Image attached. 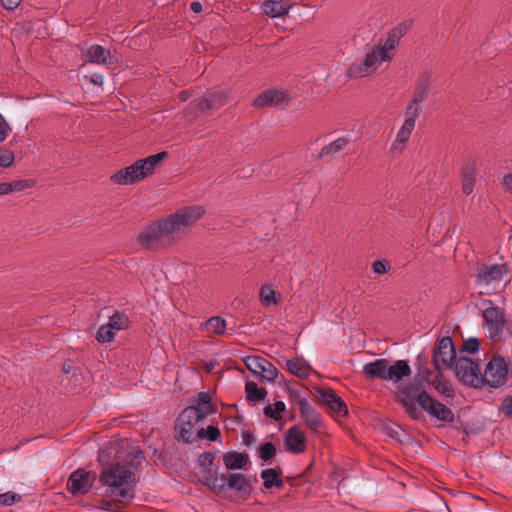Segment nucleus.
<instances>
[{
    "label": "nucleus",
    "instance_id": "obj_47",
    "mask_svg": "<svg viewBox=\"0 0 512 512\" xmlns=\"http://www.w3.org/2000/svg\"><path fill=\"white\" fill-rule=\"evenodd\" d=\"M502 185L505 190L512 191V173L506 174L503 177Z\"/></svg>",
    "mask_w": 512,
    "mask_h": 512
},
{
    "label": "nucleus",
    "instance_id": "obj_50",
    "mask_svg": "<svg viewBox=\"0 0 512 512\" xmlns=\"http://www.w3.org/2000/svg\"><path fill=\"white\" fill-rule=\"evenodd\" d=\"M437 389L446 397H452L453 396V389L449 386H443L442 390H440L439 387Z\"/></svg>",
    "mask_w": 512,
    "mask_h": 512
},
{
    "label": "nucleus",
    "instance_id": "obj_44",
    "mask_svg": "<svg viewBox=\"0 0 512 512\" xmlns=\"http://www.w3.org/2000/svg\"><path fill=\"white\" fill-rule=\"evenodd\" d=\"M375 274H384L387 271V263L383 260H377L372 265Z\"/></svg>",
    "mask_w": 512,
    "mask_h": 512
},
{
    "label": "nucleus",
    "instance_id": "obj_15",
    "mask_svg": "<svg viewBox=\"0 0 512 512\" xmlns=\"http://www.w3.org/2000/svg\"><path fill=\"white\" fill-rule=\"evenodd\" d=\"M138 240L145 248H157L170 245L169 238L166 235L161 221L148 226L139 234Z\"/></svg>",
    "mask_w": 512,
    "mask_h": 512
},
{
    "label": "nucleus",
    "instance_id": "obj_23",
    "mask_svg": "<svg viewBox=\"0 0 512 512\" xmlns=\"http://www.w3.org/2000/svg\"><path fill=\"white\" fill-rule=\"evenodd\" d=\"M475 172L476 165L474 162H467L463 165L461 170V187L465 195H470L475 187Z\"/></svg>",
    "mask_w": 512,
    "mask_h": 512
},
{
    "label": "nucleus",
    "instance_id": "obj_48",
    "mask_svg": "<svg viewBox=\"0 0 512 512\" xmlns=\"http://www.w3.org/2000/svg\"><path fill=\"white\" fill-rule=\"evenodd\" d=\"M14 191L13 184L11 183H0V195L9 194Z\"/></svg>",
    "mask_w": 512,
    "mask_h": 512
},
{
    "label": "nucleus",
    "instance_id": "obj_52",
    "mask_svg": "<svg viewBox=\"0 0 512 512\" xmlns=\"http://www.w3.org/2000/svg\"><path fill=\"white\" fill-rule=\"evenodd\" d=\"M179 96L182 101H187L189 98V93L187 91H182Z\"/></svg>",
    "mask_w": 512,
    "mask_h": 512
},
{
    "label": "nucleus",
    "instance_id": "obj_38",
    "mask_svg": "<svg viewBox=\"0 0 512 512\" xmlns=\"http://www.w3.org/2000/svg\"><path fill=\"white\" fill-rule=\"evenodd\" d=\"M276 455V447L272 442H266L259 448V457L265 462L271 460Z\"/></svg>",
    "mask_w": 512,
    "mask_h": 512
},
{
    "label": "nucleus",
    "instance_id": "obj_30",
    "mask_svg": "<svg viewBox=\"0 0 512 512\" xmlns=\"http://www.w3.org/2000/svg\"><path fill=\"white\" fill-rule=\"evenodd\" d=\"M349 140L346 137H340L330 144L324 146L320 152V157L335 155L345 148Z\"/></svg>",
    "mask_w": 512,
    "mask_h": 512
},
{
    "label": "nucleus",
    "instance_id": "obj_17",
    "mask_svg": "<svg viewBox=\"0 0 512 512\" xmlns=\"http://www.w3.org/2000/svg\"><path fill=\"white\" fill-rule=\"evenodd\" d=\"M429 93V76L423 75L421 80L416 84L412 98L406 108L405 113L415 117H419L420 104L426 100Z\"/></svg>",
    "mask_w": 512,
    "mask_h": 512
},
{
    "label": "nucleus",
    "instance_id": "obj_4",
    "mask_svg": "<svg viewBox=\"0 0 512 512\" xmlns=\"http://www.w3.org/2000/svg\"><path fill=\"white\" fill-rule=\"evenodd\" d=\"M216 413L211 397L206 392H200L190 400L187 406L177 417L175 430L177 439L184 443L195 442L198 430L205 419Z\"/></svg>",
    "mask_w": 512,
    "mask_h": 512
},
{
    "label": "nucleus",
    "instance_id": "obj_40",
    "mask_svg": "<svg viewBox=\"0 0 512 512\" xmlns=\"http://www.w3.org/2000/svg\"><path fill=\"white\" fill-rule=\"evenodd\" d=\"M214 461V453L204 452L198 457V465L203 469L204 472H209Z\"/></svg>",
    "mask_w": 512,
    "mask_h": 512
},
{
    "label": "nucleus",
    "instance_id": "obj_46",
    "mask_svg": "<svg viewBox=\"0 0 512 512\" xmlns=\"http://www.w3.org/2000/svg\"><path fill=\"white\" fill-rule=\"evenodd\" d=\"M22 0H1L2 5L9 11H14L21 3Z\"/></svg>",
    "mask_w": 512,
    "mask_h": 512
},
{
    "label": "nucleus",
    "instance_id": "obj_16",
    "mask_svg": "<svg viewBox=\"0 0 512 512\" xmlns=\"http://www.w3.org/2000/svg\"><path fill=\"white\" fill-rule=\"evenodd\" d=\"M96 474L84 469L72 472L67 480V489L73 495L86 494L93 486Z\"/></svg>",
    "mask_w": 512,
    "mask_h": 512
},
{
    "label": "nucleus",
    "instance_id": "obj_13",
    "mask_svg": "<svg viewBox=\"0 0 512 512\" xmlns=\"http://www.w3.org/2000/svg\"><path fill=\"white\" fill-rule=\"evenodd\" d=\"M508 368L502 357H493L487 364L484 374H482L483 384L498 388L504 385L507 379Z\"/></svg>",
    "mask_w": 512,
    "mask_h": 512
},
{
    "label": "nucleus",
    "instance_id": "obj_3",
    "mask_svg": "<svg viewBox=\"0 0 512 512\" xmlns=\"http://www.w3.org/2000/svg\"><path fill=\"white\" fill-rule=\"evenodd\" d=\"M408 28L407 23H401L393 28L383 42L366 52L363 59H357L350 64L347 75L351 78L367 77L372 75L382 63L391 61L396 46Z\"/></svg>",
    "mask_w": 512,
    "mask_h": 512
},
{
    "label": "nucleus",
    "instance_id": "obj_24",
    "mask_svg": "<svg viewBox=\"0 0 512 512\" xmlns=\"http://www.w3.org/2000/svg\"><path fill=\"white\" fill-rule=\"evenodd\" d=\"M223 462L227 470H242L249 464V457L246 453L227 452L223 455Z\"/></svg>",
    "mask_w": 512,
    "mask_h": 512
},
{
    "label": "nucleus",
    "instance_id": "obj_9",
    "mask_svg": "<svg viewBox=\"0 0 512 512\" xmlns=\"http://www.w3.org/2000/svg\"><path fill=\"white\" fill-rule=\"evenodd\" d=\"M507 273L505 264L482 265L476 275V285L482 294H491L500 285Z\"/></svg>",
    "mask_w": 512,
    "mask_h": 512
},
{
    "label": "nucleus",
    "instance_id": "obj_8",
    "mask_svg": "<svg viewBox=\"0 0 512 512\" xmlns=\"http://www.w3.org/2000/svg\"><path fill=\"white\" fill-rule=\"evenodd\" d=\"M206 484L215 492L227 487L244 497L249 496L252 491L251 479L243 473L222 474L220 477L210 475L206 479Z\"/></svg>",
    "mask_w": 512,
    "mask_h": 512
},
{
    "label": "nucleus",
    "instance_id": "obj_54",
    "mask_svg": "<svg viewBox=\"0 0 512 512\" xmlns=\"http://www.w3.org/2000/svg\"><path fill=\"white\" fill-rule=\"evenodd\" d=\"M105 510H108V511H116L117 509H114V508H104Z\"/></svg>",
    "mask_w": 512,
    "mask_h": 512
},
{
    "label": "nucleus",
    "instance_id": "obj_51",
    "mask_svg": "<svg viewBox=\"0 0 512 512\" xmlns=\"http://www.w3.org/2000/svg\"><path fill=\"white\" fill-rule=\"evenodd\" d=\"M190 9L194 12V13H199L202 11V4L198 1H194L190 4Z\"/></svg>",
    "mask_w": 512,
    "mask_h": 512
},
{
    "label": "nucleus",
    "instance_id": "obj_10",
    "mask_svg": "<svg viewBox=\"0 0 512 512\" xmlns=\"http://www.w3.org/2000/svg\"><path fill=\"white\" fill-rule=\"evenodd\" d=\"M483 329L490 339L498 338L505 329L504 312L491 301L483 303Z\"/></svg>",
    "mask_w": 512,
    "mask_h": 512
},
{
    "label": "nucleus",
    "instance_id": "obj_28",
    "mask_svg": "<svg viewBox=\"0 0 512 512\" xmlns=\"http://www.w3.org/2000/svg\"><path fill=\"white\" fill-rule=\"evenodd\" d=\"M288 370L299 378H308L310 375V366L303 360L294 359L287 360L286 362Z\"/></svg>",
    "mask_w": 512,
    "mask_h": 512
},
{
    "label": "nucleus",
    "instance_id": "obj_12",
    "mask_svg": "<svg viewBox=\"0 0 512 512\" xmlns=\"http://www.w3.org/2000/svg\"><path fill=\"white\" fill-rule=\"evenodd\" d=\"M454 360L457 359L452 339L450 337H444L439 341L433 353V366L440 372L451 368Z\"/></svg>",
    "mask_w": 512,
    "mask_h": 512
},
{
    "label": "nucleus",
    "instance_id": "obj_20",
    "mask_svg": "<svg viewBox=\"0 0 512 512\" xmlns=\"http://www.w3.org/2000/svg\"><path fill=\"white\" fill-rule=\"evenodd\" d=\"M418 117L405 113V121L397 132L396 138L391 145L392 153H401L404 150L405 143L409 140Z\"/></svg>",
    "mask_w": 512,
    "mask_h": 512
},
{
    "label": "nucleus",
    "instance_id": "obj_43",
    "mask_svg": "<svg viewBox=\"0 0 512 512\" xmlns=\"http://www.w3.org/2000/svg\"><path fill=\"white\" fill-rule=\"evenodd\" d=\"M479 349V342L476 338H470L464 342L463 350L468 353H475Z\"/></svg>",
    "mask_w": 512,
    "mask_h": 512
},
{
    "label": "nucleus",
    "instance_id": "obj_5",
    "mask_svg": "<svg viewBox=\"0 0 512 512\" xmlns=\"http://www.w3.org/2000/svg\"><path fill=\"white\" fill-rule=\"evenodd\" d=\"M168 156L166 151L150 155L135 161L130 166L118 170L111 176V180L118 185L136 184L152 175L156 167Z\"/></svg>",
    "mask_w": 512,
    "mask_h": 512
},
{
    "label": "nucleus",
    "instance_id": "obj_53",
    "mask_svg": "<svg viewBox=\"0 0 512 512\" xmlns=\"http://www.w3.org/2000/svg\"><path fill=\"white\" fill-rule=\"evenodd\" d=\"M12 184H13V187H14V191L15 190H21L22 187H23L21 182H14Z\"/></svg>",
    "mask_w": 512,
    "mask_h": 512
},
{
    "label": "nucleus",
    "instance_id": "obj_27",
    "mask_svg": "<svg viewBox=\"0 0 512 512\" xmlns=\"http://www.w3.org/2000/svg\"><path fill=\"white\" fill-rule=\"evenodd\" d=\"M226 99L227 92L225 90H217L210 94V96L201 99L198 105L201 110L216 108L223 105Z\"/></svg>",
    "mask_w": 512,
    "mask_h": 512
},
{
    "label": "nucleus",
    "instance_id": "obj_11",
    "mask_svg": "<svg viewBox=\"0 0 512 512\" xmlns=\"http://www.w3.org/2000/svg\"><path fill=\"white\" fill-rule=\"evenodd\" d=\"M455 373L465 384L473 387L483 385L481 370L477 363L466 357H460L455 361Z\"/></svg>",
    "mask_w": 512,
    "mask_h": 512
},
{
    "label": "nucleus",
    "instance_id": "obj_6",
    "mask_svg": "<svg viewBox=\"0 0 512 512\" xmlns=\"http://www.w3.org/2000/svg\"><path fill=\"white\" fill-rule=\"evenodd\" d=\"M362 372L368 378H379L383 381L399 383L411 374V368L408 360L391 362L386 358H381L366 363Z\"/></svg>",
    "mask_w": 512,
    "mask_h": 512
},
{
    "label": "nucleus",
    "instance_id": "obj_2",
    "mask_svg": "<svg viewBox=\"0 0 512 512\" xmlns=\"http://www.w3.org/2000/svg\"><path fill=\"white\" fill-rule=\"evenodd\" d=\"M99 481L104 487L103 503L107 505L130 503L135 497V474L119 460L103 466Z\"/></svg>",
    "mask_w": 512,
    "mask_h": 512
},
{
    "label": "nucleus",
    "instance_id": "obj_26",
    "mask_svg": "<svg viewBox=\"0 0 512 512\" xmlns=\"http://www.w3.org/2000/svg\"><path fill=\"white\" fill-rule=\"evenodd\" d=\"M322 399L324 403L338 415H346L347 407L345 403L338 397L333 391H323L321 392Z\"/></svg>",
    "mask_w": 512,
    "mask_h": 512
},
{
    "label": "nucleus",
    "instance_id": "obj_18",
    "mask_svg": "<svg viewBox=\"0 0 512 512\" xmlns=\"http://www.w3.org/2000/svg\"><path fill=\"white\" fill-rule=\"evenodd\" d=\"M300 416L306 426L312 432H319L324 426L321 414L312 406L307 399L299 401Z\"/></svg>",
    "mask_w": 512,
    "mask_h": 512
},
{
    "label": "nucleus",
    "instance_id": "obj_32",
    "mask_svg": "<svg viewBox=\"0 0 512 512\" xmlns=\"http://www.w3.org/2000/svg\"><path fill=\"white\" fill-rule=\"evenodd\" d=\"M205 327L208 332H212L215 334H224L226 329V320L219 316L210 317L205 322Z\"/></svg>",
    "mask_w": 512,
    "mask_h": 512
},
{
    "label": "nucleus",
    "instance_id": "obj_22",
    "mask_svg": "<svg viewBox=\"0 0 512 512\" xmlns=\"http://www.w3.org/2000/svg\"><path fill=\"white\" fill-rule=\"evenodd\" d=\"M288 102V96L283 90H268L259 95L254 100V106L256 107H274L283 106Z\"/></svg>",
    "mask_w": 512,
    "mask_h": 512
},
{
    "label": "nucleus",
    "instance_id": "obj_35",
    "mask_svg": "<svg viewBox=\"0 0 512 512\" xmlns=\"http://www.w3.org/2000/svg\"><path fill=\"white\" fill-rule=\"evenodd\" d=\"M116 332L108 323L101 325L96 333V339L100 343H108L114 339Z\"/></svg>",
    "mask_w": 512,
    "mask_h": 512
},
{
    "label": "nucleus",
    "instance_id": "obj_29",
    "mask_svg": "<svg viewBox=\"0 0 512 512\" xmlns=\"http://www.w3.org/2000/svg\"><path fill=\"white\" fill-rule=\"evenodd\" d=\"M261 478L263 479L264 487L267 489H270L274 486L281 487L283 485L282 480L279 478V473L272 468L262 470Z\"/></svg>",
    "mask_w": 512,
    "mask_h": 512
},
{
    "label": "nucleus",
    "instance_id": "obj_39",
    "mask_svg": "<svg viewBox=\"0 0 512 512\" xmlns=\"http://www.w3.org/2000/svg\"><path fill=\"white\" fill-rule=\"evenodd\" d=\"M22 499L21 495L12 491L0 494V506H11L14 503L20 502Z\"/></svg>",
    "mask_w": 512,
    "mask_h": 512
},
{
    "label": "nucleus",
    "instance_id": "obj_1",
    "mask_svg": "<svg viewBox=\"0 0 512 512\" xmlns=\"http://www.w3.org/2000/svg\"><path fill=\"white\" fill-rule=\"evenodd\" d=\"M429 375L430 372L425 370L420 381L403 386L398 392L399 400L406 413L413 419H419L424 410L440 422L452 423L455 419L453 411L433 399L424 389V383L428 382Z\"/></svg>",
    "mask_w": 512,
    "mask_h": 512
},
{
    "label": "nucleus",
    "instance_id": "obj_45",
    "mask_svg": "<svg viewBox=\"0 0 512 512\" xmlns=\"http://www.w3.org/2000/svg\"><path fill=\"white\" fill-rule=\"evenodd\" d=\"M501 410L507 416H512V396L506 397L501 403Z\"/></svg>",
    "mask_w": 512,
    "mask_h": 512
},
{
    "label": "nucleus",
    "instance_id": "obj_14",
    "mask_svg": "<svg viewBox=\"0 0 512 512\" xmlns=\"http://www.w3.org/2000/svg\"><path fill=\"white\" fill-rule=\"evenodd\" d=\"M247 368L256 377L264 381L272 382L277 378V368L268 360L261 356L251 355L245 358Z\"/></svg>",
    "mask_w": 512,
    "mask_h": 512
},
{
    "label": "nucleus",
    "instance_id": "obj_31",
    "mask_svg": "<svg viewBox=\"0 0 512 512\" xmlns=\"http://www.w3.org/2000/svg\"><path fill=\"white\" fill-rule=\"evenodd\" d=\"M247 398L251 401H260L265 398L267 391L265 388L259 387L255 382L249 381L245 384Z\"/></svg>",
    "mask_w": 512,
    "mask_h": 512
},
{
    "label": "nucleus",
    "instance_id": "obj_21",
    "mask_svg": "<svg viewBox=\"0 0 512 512\" xmlns=\"http://www.w3.org/2000/svg\"><path fill=\"white\" fill-rule=\"evenodd\" d=\"M287 450L293 454H300L306 450V437L297 426L290 427L284 439Z\"/></svg>",
    "mask_w": 512,
    "mask_h": 512
},
{
    "label": "nucleus",
    "instance_id": "obj_37",
    "mask_svg": "<svg viewBox=\"0 0 512 512\" xmlns=\"http://www.w3.org/2000/svg\"><path fill=\"white\" fill-rule=\"evenodd\" d=\"M220 436V430L215 426H208L206 429L201 427L198 430L196 438L207 439L209 441H216Z\"/></svg>",
    "mask_w": 512,
    "mask_h": 512
},
{
    "label": "nucleus",
    "instance_id": "obj_42",
    "mask_svg": "<svg viewBox=\"0 0 512 512\" xmlns=\"http://www.w3.org/2000/svg\"><path fill=\"white\" fill-rule=\"evenodd\" d=\"M11 131V128L9 124L6 122L4 117L0 115V142L5 141V139L8 137L9 132Z\"/></svg>",
    "mask_w": 512,
    "mask_h": 512
},
{
    "label": "nucleus",
    "instance_id": "obj_25",
    "mask_svg": "<svg viewBox=\"0 0 512 512\" xmlns=\"http://www.w3.org/2000/svg\"><path fill=\"white\" fill-rule=\"evenodd\" d=\"M291 6L281 1L267 0L262 5V11L271 18L282 17L289 13Z\"/></svg>",
    "mask_w": 512,
    "mask_h": 512
},
{
    "label": "nucleus",
    "instance_id": "obj_49",
    "mask_svg": "<svg viewBox=\"0 0 512 512\" xmlns=\"http://www.w3.org/2000/svg\"><path fill=\"white\" fill-rule=\"evenodd\" d=\"M91 82L95 85L102 86L104 84V77L101 74L95 73L91 76Z\"/></svg>",
    "mask_w": 512,
    "mask_h": 512
},
{
    "label": "nucleus",
    "instance_id": "obj_33",
    "mask_svg": "<svg viewBox=\"0 0 512 512\" xmlns=\"http://www.w3.org/2000/svg\"><path fill=\"white\" fill-rule=\"evenodd\" d=\"M107 323L108 325H111V328L117 333L118 331L128 327V317L123 313L115 312L109 317Z\"/></svg>",
    "mask_w": 512,
    "mask_h": 512
},
{
    "label": "nucleus",
    "instance_id": "obj_36",
    "mask_svg": "<svg viewBox=\"0 0 512 512\" xmlns=\"http://www.w3.org/2000/svg\"><path fill=\"white\" fill-rule=\"evenodd\" d=\"M286 409V405L283 401H276L273 406H267L264 408V414L271 419L279 420L282 418L281 413Z\"/></svg>",
    "mask_w": 512,
    "mask_h": 512
},
{
    "label": "nucleus",
    "instance_id": "obj_7",
    "mask_svg": "<svg viewBox=\"0 0 512 512\" xmlns=\"http://www.w3.org/2000/svg\"><path fill=\"white\" fill-rule=\"evenodd\" d=\"M203 214L204 209L201 206H191L182 208L161 221L169 243L180 240Z\"/></svg>",
    "mask_w": 512,
    "mask_h": 512
},
{
    "label": "nucleus",
    "instance_id": "obj_34",
    "mask_svg": "<svg viewBox=\"0 0 512 512\" xmlns=\"http://www.w3.org/2000/svg\"><path fill=\"white\" fill-rule=\"evenodd\" d=\"M276 291L269 285H263L260 290V301L264 306H270L277 304Z\"/></svg>",
    "mask_w": 512,
    "mask_h": 512
},
{
    "label": "nucleus",
    "instance_id": "obj_19",
    "mask_svg": "<svg viewBox=\"0 0 512 512\" xmlns=\"http://www.w3.org/2000/svg\"><path fill=\"white\" fill-rule=\"evenodd\" d=\"M86 62L97 65L107 66L114 63L115 58L110 49L101 45H92L83 52Z\"/></svg>",
    "mask_w": 512,
    "mask_h": 512
},
{
    "label": "nucleus",
    "instance_id": "obj_41",
    "mask_svg": "<svg viewBox=\"0 0 512 512\" xmlns=\"http://www.w3.org/2000/svg\"><path fill=\"white\" fill-rule=\"evenodd\" d=\"M14 162V154L8 150L0 151V166L1 167H10Z\"/></svg>",
    "mask_w": 512,
    "mask_h": 512
}]
</instances>
